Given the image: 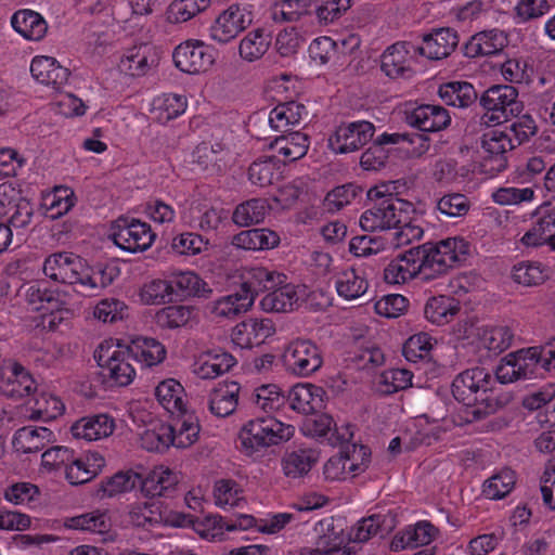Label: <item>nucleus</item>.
Listing matches in <instances>:
<instances>
[{
  "instance_id": "nucleus-3",
  "label": "nucleus",
  "mask_w": 555,
  "mask_h": 555,
  "mask_svg": "<svg viewBox=\"0 0 555 555\" xmlns=\"http://www.w3.org/2000/svg\"><path fill=\"white\" fill-rule=\"evenodd\" d=\"M131 352L128 346L115 345L113 340L99 345L94 359L101 367L103 383L109 387H125L133 382L135 370L130 362L133 360Z\"/></svg>"
},
{
  "instance_id": "nucleus-42",
  "label": "nucleus",
  "mask_w": 555,
  "mask_h": 555,
  "mask_svg": "<svg viewBox=\"0 0 555 555\" xmlns=\"http://www.w3.org/2000/svg\"><path fill=\"white\" fill-rule=\"evenodd\" d=\"M31 401V413L29 417L33 421H53L57 416L62 415L65 409L64 404L57 397L43 391H36L28 404H30Z\"/></svg>"
},
{
  "instance_id": "nucleus-23",
  "label": "nucleus",
  "mask_w": 555,
  "mask_h": 555,
  "mask_svg": "<svg viewBox=\"0 0 555 555\" xmlns=\"http://www.w3.org/2000/svg\"><path fill=\"white\" fill-rule=\"evenodd\" d=\"M63 526L67 529L108 535L104 540H114L111 534L112 519L107 512L95 509L73 517H66Z\"/></svg>"
},
{
  "instance_id": "nucleus-39",
  "label": "nucleus",
  "mask_w": 555,
  "mask_h": 555,
  "mask_svg": "<svg viewBox=\"0 0 555 555\" xmlns=\"http://www.w3.org/2000/svg\"><path fill=\"white\" fill-rule=\"evenodd\" d=\"M459 311V301L444 295L429 298L424 308L425 318L436 325L449 323Z\"/></svg>"
},
{
  "instance_id": "nucleus-44",
  "label": "nucleus",
  "mask_w": 555,
  "mask_h": 555,
  "mask_svg": "<svg viewBox=\"0 0 555 555\" xmlns=\"http://www.w3.org/2000/svg\"><path fill=\"white\" fill-rule=\"evenodd\" d=\"M270 206L264 198H251L236 206L232 220L240 227H249L264 220Z\"/></svg>"
},
{
  "instance_id": "nucleus-25",
  "label": "nucleus",
  "mask_w": 555,
  "mask_h": 555,
  "mask_svg": "<svg viewBox=\"0 0 555 555\" xmlns=\"http://www.w3.org/2000/svg\"><path fill=\"white\" fill-rule=\"evenodd\" d=\"M114 428L113 417L107 414H95L85 416L74 423L70 431L75 438L93 441L111 436Z\"/></svg>"
},
{
  "instance_id": "nucleus-49",
  "label": "nucleus",
  "mask_w": 555,
  "mask_h": 555,
  "mask_svg": "<svg viewBox=\"0 0 555 555\" xmlns=\"http://www.w3.org/2000/svg\"><path fill=\"white\" fill-rule=\"evenodd\" d=\"M363 192L362 186L356 183H346L330 191L324 201L323 207L328 212H336L351 204Z\"/></svg>"
},
{
  "instance_id": "nucleus-8",
  "label": "nucleus",
  "mask_w": 555,
  "mask_h": 555,
  "mask_svg": "<svg viewBox=\"0 0 555 555\" xmlns=\"http://www.w3.org/2000/svg\"><path fill=\"white\" fill-rule=\"evenodd\" d=\"M109 237L119 248L138 253L150 248L156 235L149 223L134 218L119 217L112 224Z\"/></svg>"
},
{
  "instance_id": "nucleus-27",
  "label": "nucleus",
  "mask_w": 555,
  "mask_h": 555,
  "mask_svg": "<svg viewBox=\"0 0 555 555\" xmlns=\"http://www.w3.org/2000/svg\"><path fill=\"white\" fill-rule=\"evenodd\" d=\"M231 244L245 250H267L280 244V235L268 228L248 229L235 234Z\"/></svg>"
},
{
  "instance_id": "nucleus-41",
  "label": "nucleus",
  "mask_w": 555,
  "mask_h": 555,
  "mask_svg": "<svg viewBox=\"0 0 555 555\" xmlns=\"http://www.w3.org/2000/svg\"><path fill=\"white\" fill-rule=\"evenodd\" d=\"M155 396L164 409L171 414L186 410L183 401L184 388L173 378L160 382L155 389Z\"/></svg>"
},
{
  "instance_id": "nucleus-9",
  "label": "nucleus",
  "mask_w": 555,
  "mask_h": 555,
  "mask_svg": "<svg viewBox=\"0 0 555 555\" xmlns=\"http://www.w3.org/2000/svg\"><path fill=\"white\" fill-rule=\"evenodd\" d=\"M175 66L186 74L208 70L215 63L214 48L201 40L190 39L177 46L172 52Z\"/></svg>"
},
{
  "instance_id": "nucleus-11",
  "label": "nucleus",
  "mask_w": 555,
  "mask_h": 555,
  "mask_svg": "<svg viewBox=\"0 0 555 555\" xmlns=\"http://www.w3.org/2000/svg\"><path fill=\"white\" fill-rule=\"evenodd\" d=\"M43 273L51 280L63 284H81L85 260L68 251H59L46 258Z\"/></svg>"
},
{
  "instance_id": "nucleus-57",
  "label": "nucleus",
  "mask_w": 555,
  "mask_h": 555,
  "mask_svg": "<svg viewBox=\"0 0 555 555\" xmlns=\"http://www.w3.org/2000/svg\"><path fill=\"white\" fill-rule=\"evenodd\" d=\"M511 134L515 147L528 142L538 132L535 120L528 114L517 115L516 119L505 128Z\"/></svg>"
},
{
  "instance_id": "nucleus-45",
  "label": "nucleus",
  "mask_w": 555,
  "mask_h": 555,
  "mask_svg": "<svg viewBox=\"0 0 555 555\" xmlns=\"http://www.w3.org/2000/svg\"><path fill=\"white\" fill-rule=\"evenodd\" d=\"M128 348L132 351L133 360L143 362L147 366L163 362L167 354L164 345L150 337L138 338Z\"/></svg>"
},
{
  "instance_id": "nucleus-36",
  "label": "nucleus",
  "mask_w": 555,
  "mask_h": 555,
  "mask_svg": "<svg viewBox=\"0 0 555 555\" xmlns=\"http://www.w3.org/2000/svg\"><path fill=\"white\" fill-rule=\"evenodd\" d=\"M438 94L446 105L465 108L477 101L474 86L467 81H450L439 87Z\"/></svg>"
},
{
  "instance_id": "nucleus-17",
  "label": "nucleus",
  "mask_w": 555,
  "mask_h": 555,
  "mask_svg": "<svg viewBox=\"0 0 555 555\" xmlns=\"http://www.w3.org/2000/svg\"><path fill=\"white\" fill-rule=\"evenodd\" d=\"M515 356L517 370L520 379L543 378L546 372L552 371V360L555 361V354L545 351L544 354L540 347H530L512 352Z\"/></svg>"
},
{
  "instance_id": "nucleus-14",
  "label": "nucleus",
  "mask_w": 555,
  "mask_h": 555,
  "mask_svg": "<svg viewBox=\"0 0 555 555\" xmlns=\"http://www.w3.org/2000/svg\"><path fill=\"white\" fill-rule=\"evenodd\" d=\"M405 122L422 132H438L450 126L451 116L441 105L422 104L405 111Z\"/></svg>"
},
{
  "instance_id": "nucleus-26",
  "label": "nucleus",
  "mask_w": 555,
  "mask_h": 555,
  "mask_svg": "<svg viewBox=\"0 0 555 555\" xmlns=\"http://www.w3.org/2000/svg\"><path fill=\"white\" fill-rule=\"evenodd\" d=\"M307 117L306 106L291 101L278 104L269 114V122L276 131L289 132L291 127L299 126Z\"/></svg>"
},
{
  "instance_id": "nucleus-4",
  "label": "nucleus",
  "mask_w": 555,
  "mask_h": 555,
  "mask_svg": "<svg viewBox=\"0 0 555 555\" xmlns=\"http://www.w3.org/2000/svg\"><path fill=\"white\" fill-rule=\"evenodd\" d=\"M295 433V427L284 424L272 416L257 417L248 421L238 433L241 447L248 453L261 448L276 446L288 441Z\"/></svg>"
},
{
  "instance_id": "nucleus-24",
  "label": "nucleus",
  "mask_w": 555,
  "mask_h": 555,
  "mask_svg": "<svg viewBox=\"0 0 555 555\" xmlns=\"http://www.w3.org/2000/svg\"><path fill=\"white\" fill-rule=\"evenodd\" d=\"M31 76L40 83L52 86L55 89L65 85L70 75L54 57L36 56L30 64Z\"/></svg>"
},
{
  "instance_id": "nucleus-40",
  "label": "nucleus",
  "mask_w": 555,
  "mask_h": 555,
  "mask_svg": "<svg viewBox=\"0 0 555 555\" xmlns=\"http://www.w3.org/2000/svg\"><path fill=\"white\" fill-rule=\"evenodd\" d=\"M171 283L175 297L196 296L208 298L212 292L199 275L191 271L173 274Z\"/></svg>"
},
{
  "instance_id": "nucleus-2",
  "label": "nucleus",
  "mask_w": 555,
  "mask_h": 555,
  "mask_svg": "<svg viewBox=\"0 0 555 555\" xmlns=\"http://www.w3.org/2000/svg\"><path fill=\"white\" fill-rule=\"evenodd\" d=\"M395 190V182H388L375 185L367 191V198L376 203L360 217V227L363 231L375 232L392 229V227L405 222L409 212H414V205L399 198L393 193Z\"/></svg>"
},
{
  "instance_id": "nucleus-31",
  "label": "nucleus",
  "mask_w": 555,
  "mask_h": 555,
  "mask_svg": "<svg viewBox=\"0 0 555 555\" xmlns=\"http://www.w3.org/2000/svg\"><path fill=\"white\" fill-rule=\"evenodd\" d=\"M272 34L270 30L258 27L248 31L240 41L238 55L243 61L254 63L259 61L270 49Z\"/></svg>"
},
{
  "instance_id": "nucleus-20",
  "label": "nucleus",
  "mask_w": 555,
  "mask_h": 555,
  "mask_svg": "<svg viewBox=\"0 0 555 555\" xmlns=\"http://www.w3.org/2000/svg\"><path fill=\"white\" fill-rule=\"evenodd\" d=\"M324 395L325 390L320 386L297 384L291 389L286 402L298 413L317 414L324 408Z\"/></svg>"
},
{
  "instance_id": "nucleus-13",
  "label": "nucleus",
  "mask_w": 555,
  "mask_h": 555,
  "mask_svg": "<svg viewBox=\"0 0 555 555\" xmlns=\"http://www.w3.org/2000/svg\"><path fill=\"white\" fill-rule=\"evenodd\" d=\"M160 55L157 48L151 43H140L124 51L118 68L130 77L145 76L159 63Z\"/></svg>"
},
{
  "instance_id": "nucleus-21",
  "label": "nucleus",
  "mask_w": 555,
  "mask_h": 555,
  "mask_svg": "<svg viewBox=\"0 0 555 555\" xmlns=\"http://www.w3.org/2000/svg\"><path fill=\"white\" fill-rule=\"evenodd\" d=\"M482 149L488 154L486 162L494 163L491 170L502 171L507 166L506 153L515 149L507 131L493 129L482 137Z\"/></svg>"
},
{
  "instance_id": "nucleus-52",
  "label": "nucleus",
  "mask_w": 555,
  "mask_h": 555,
  "mask_svg": "<svg viewBox=\"0 0 555 555\" xmlns=\"http://www.w3.org/2000/svg\"><path fill=\"white\" fill-rule=\"evenodd\" d=\"M210 0H173L167 9L169 23H184L209 7Z\"/></svg>"
},
{
  "instance_id": "nucleus-63",
  "label": "nucleus",
  "mask_w": 555,
  "mask_h": 555,
  "mask_svg": "<svg viewBox=\"0 0 555 555\" xmlns=\"http://www.w3.org/2000/svg\"><path fill=\"white\" fill-rule=\"evenodd\" d=\"M386 516L374 514L369 517L362 518L358 521L357 526L352 529V539L354 542L363 543L369 541L372 537L383 533L387 529L384 528Z\"/></svg>"
},
{
  "instance_id": "nucleus-38",
  "label": "nucleus",
  "mask_w": 555,
  "mask_h": 555,
  "mask_svg": "<svg viewBox=\"0 0 555 555\" xmlns=\"http://www.w3.org/2000/svg\"><path fill=\"white\" fill-rule=\"evenodd\" d=\"M318 460L319 453L313 449L288 452L282 459L283 472L288 478H300L311 470Z\"/></svg>"
},
{
  "instance_id": "nucleus-59",
  "label": "nucleus",
  "mask_w": 555,
  "mask_h": 555,
  "mask_svg": "<svg viewBox=\"0 0 555 555\" xmlns=\"http://www.w3.org/2000/svg\"><path fill=\"white\" fill-rule=\"evenodd\" d=\"M278 178L275 157L254 162L248 168L249 181L260 188L269 186Z\"/></svg>"
},
{
  "instance_id": "nucleus-43",
  "label": "nucleus",
  "mask_w": 555,
  "mask_h": 555,
  "mask_svg": "<svg viewBox=\"0 0 555 555\" xmlns=\"http://www.w3.org/2000/svg\"><path fill=\"white\" fill-rule=\"evenodd\" d=\"M119 275V269L111 264L89 267L85 262L80 286L85 291H99L109 286Z\"/></svg>"
},
{
  "instance_id": "nucleus-56",
  "label": "nucleus",
  "mask_w": 555,
  "mask_h": 555,
  "mask_svg": "<svg viewBox=\"0 0 555 555\" xmlns=\"http://www.w3.org/2000/svg\"><path fill=\"white\" fill-rule=\"evenodd\" d=\"M141 299L146 305H160L175 299L171 280L156 279L143 285Z\"/></svg>"
},
{
  "instance_id": "nucleus-61",
  "label": "nucleus",
  "mask_w": 555,
  "mask_h": 555,
  "mask_svg": "<svg viewBox=\"0 0 555 555\" xmlns=\"http://www.w3.org/2000/svg\"><path fill=\"white\" fill-rule=\"evenodd\" d=\"M387 241L379 235H357L349 243V251L357 257L378 254L386 248Z\"/></svg>"
},
{
  "instance_id": "nucleus-16",
  "label": "nucleus",
  "mask_w": 555,
  "mask_h": 555,
  "mask_svg": "<svg viewBox=\"0 0 555 555\" xmlns=\"http://www.w3.org/2000/svg\"><path fill=\"white\" fill-rule=\"evenodd\" d=\"M415 48L408 41H398L388 47L380 56L382 72L391 79L411 77L413 74L411 49Z\"/></svg>"
},
{
  "instance_id": "nucleus-5",
  "label": "nucleus",
  "mask_w": 555,
  "mask_h": 555,
  "mask_svg": "<svg viewBox=\"0 0 555 555\" xmlns=\"http://www.w3.org/2000/svg\"><path fill=\"white\" fill-rule=\"evenodd\" d=\"M463 240L447 238L438 243L427 242L420 245L421 256L424 261V281L434 280L446 274L449 269L461 261L465 254Z\"/></svg>"
},
{
  "instance_id": "nucleus-37",
  "label": "nucleus",
  "mask_w": 555,
  "mask_h": 555,
  "mask_svg": "<svg viewBox=\"0 0 555 555\" xmlns=\"http://www.w3.org/2000/svg\"><path fill=\"white\" fill-rule=\"evenodd\" d=\"M284 133L274 140L271 147L283 155L285 162H295L304 157L309 149V137L300 131Z\"/></svg>"
},
{
  "instance_id": "nucleus-62",
  "label": "nucleus",
  "mask_w": 555,
  "mask_h": 555,
  "mask_svg": "<svg viewBox=\"0 0 555 555\" xmlns=\"http://www.w3.org/2000/svg\"><path fill=\"white\" fill-rule=\"evenodd\" d=\"M472 207L469 198L462 193H449L437 203L438 210L450 218L464 217Z\"/></svg>"
},
{
  "instance_id": "nucleus-22",
  "label": "nucleus",
  "mask_w": 555,
  "mask_h": 555,
  "mask_svg": "<svg viewBox=\"0 0 555 555\" xmlns=\"http://www.w3.org/2000/svg\"><path fill=\"white\" fill-rule=\"evenodd\" d=\"M274 334L271 320L250 319L238 323L232 331V340L242 348L260 345Z\"/></svg>"
},
{
  "instance_id": "nucleus-6",
  "label": "nucleus",
  "mask_w": 555,
  "mask_h": 555,
  "mask_svg": "<svg viewBox=\"0 0 555 555\" xmlns=\"http://www.w3.org/2000/svg\"><path fill=\"white\" fill-rule=\"evenodd\" d=\"M480 105L487 111L485 122L501 124L509 117H516L524 109L518 100V91L508 85H494L488 88L480 98Z\"/></svg>"
},
{
  "instance_id": "nucleus-32",
  "label": "nucleus",
  "mask_w": 555,
  "mask_h": 555,
  "mask_svg": "<svg viewBox=\"0 0 555 555\" xmlns=\"http://www.w3.org/2000/svg\"><path fill=\"white\" fill-rule=\"evenodd\" d=\"M53 439V431L47 427L25 426L15 431L12 444L18 452L35 453L41 451Z\"/></svg>"
},
{
  "instance_id": "nucleus-47",
  "label": "nucleus",
  "mask_w": 555,
  "mask_h": 555,
  "mask_svg": "<svg viewBox=\"0 0 555 555\" xmlns=\"http://www.w3.org/2000/svg\"><path fill=\"white\" fill-rule=\"evenodd\" d=\"M367 281L353 268L340 272L336 276L335 287L340 297L347 300L359 298L367 289Z\"/></svg>"
},
{
  "instance_id": "nucleus-7",
  "label": "nucleus",
  "mask_w": 555,
  "mask_h": 555,
  "mask_svg": "<svg viewBox=\"0 0 555 555\" xmlns=\"http://www.w3.org/2000/svg\"><path fill=\"white\" fill-rule=\"evenodd\" d=\"M282 362L289 374L309 377L322 367L323 354L314 341L297 338L285 347Z\"/></svg>"
},
{
  "instance_id": "nucleus-10",
  "label": "nucleus",
  "mask_w": 555,
  "mask_h": 555,
  "mask_svg": "<svg viewBox=\"0 0 555 555\" xmlns=\"http://www.w3.org/2000/svg\"><path fill=\"white\" fill-rule=\"evenodd\" d=\"M375 133V127L366 120L341 122L328 138V147L339 154L354 152L369 143Z\"/></svg>"
},
{
  "instance_id": "nucleus-29",
  "label": "nucleus",
  "mask_w": 555,
  "mask_h": 555,
  "mask_svg": "<svg viewBox=\"0 0 555 555\" xmlns=\"http://www.w3.org/2000/svg\"><path fill=\"white\" fill-rule=\"evenodd\" d=\"M11 25L16 33L27 40L39 41L48 30L46 20L36 11L22 9L11 17Z\"/></svg>"
},
{
  "instance_id": "nucleus-60",
  "label": "nucleus",
  "mask_w": 555,
  "mask_h": 555,
  "mask_svg": "<svg viewBox=\"0 0 555 555\" xmlns=\"http://www.w3.org/2000/svg\"><path fill=\"white\" fill-rule=\"evenodd\" d=\"M208 241L193 232L181 233L172 238L171 249L178 255L194 256L207 249Z\"/></svg>"
},
{
  "instance_id": "nucleus-50",
  "label": "nucleus",
  "mask_w": 555,
  "mask_h": 555,
  "mask_svg": "<svg viewBox=\"0 0 555 555\" xmlns=\"http://www.w3.org/2000/svg\"><path fill=\"white\" fill-rule=\"evenodd\" d=\"M250 400L267 413L280 410L286 403V396L278 385L269 384L256 388Z\"/></svg>"
},
{
  "instance_id": "nucleus-28",
  "label": "nucleus",
  "mask_w": 555,
  "mask_h": 555,
  "mask_svg": "<svg viewBox=\"0 0 555 555\" xmlns=\"http://www.w3.org/2000/svg\"><path fill=\"white\" fill-rule=\"evenodd\" d=\"M0 391L10 398L34 396L37 385L29 372L20 363L10 365V375L0 384Z\"/></svg>"
},
{
  "instance_id": "nucleus-19",
  "label": "nucleus",
  "mask_w": 555,
  "mask_h": 555,
  "mask_svg": "<svg viewBox=\"0 0 555 555\" xmlns=\"http://www.w3.org/2000/svg\"><path fill=\"white\" fill-rule=\"evenodd\" d=\"M508 44L507 35L500 29L479 31L463 46V53L469 59L499 54Z\"/></svg>"
},
{
  "instance_id": "nucleus-12",
  "label": "nucleus",
  "mask_w": 555,
  "mask_h": 555,
  "mask_svg": "<svg viewBox=\"0 0 555 555\" xmlns=\"http://www.w3.org/2000/svg\"><path fill=\"white\" fill-rule=\"evenodd\" d=\"M251 12L238 4H232L216 18L210 27V38L219 43H228L250 26Z\"/></svg>"
},
{
  "instance_id": "nucleus-51",
  "label": "nucleus",
  "mask_w": 555,
  "mask_h": 555,
  "mask_svg": "<svg viewBox=\"0 0 555 555\" xmlns=\"http://www.w3.org/2000/svg\"><path fill=\"white\" fill-rule=\"evenodd\" d=\"M155 503H134L129 507V522L138 528L151 529L163 521V516Z\"/></svg>"
},
{
  "instance_id": "nucleus-53",
  "label": "nucleus",
  "mask_w": 555,
  "mask_h": 555,
  "mask_svg": "<svg viewBox=\"0 0 555 555\" xmlns=\"http://www.w3.org/2000/svg\"><path fill=\"white\" fill-rule=\"evenodd\" d=\"M515 482V473L505 468L485 481L482 493L487 499L500 500L513 490Z\"/></svg>"
},
{
  "instance_id": "nucleus-35",
  "label": "nucleus",
  "mask_w": 555,
  "mask_h": 555,
  "mask_svg": "<svg viewBox=\"0 0 555 555\" xmlns=\"http://www.w3.org/2000/svg\"><path fill=\"white\" fill-rule=\"evenodd\" d=\"M140 481V474L132 469L120 470L111 477H106L98 486L96 496L101 500L114 498L118 494L133 490Z\"/></svg>"
},
{
  "instance_id": "nucleus-64",
  "label": "nucleus",
  "mask_w": 555,
  "mask_h": 555,
  "mask_svg": "<svg viewBox=\"0 0 555 555\" xmlns=\"http://www.w3.org/2000/svg\"><path fill=\"white\" fill-rule=\"evenodd\" d=\"M514 334L507 326L488 328L482 334L483 346L494 353H501L511 347Z\"/></svg>"
},
{
  "instance_id": "nucleus-18",
  "label": "nucleus",
  "mask_w": 555,
  "mask_h": 555,
  "mask_svg": "<svg viewBox=\"0 0 555 555\" xmlns=\"http://www.w3.org/2000/svg\"><path fill=\"white\" fill-rule=\"evenodd\" d=\"M424 46L416 47L415 53L429 60L448 57L459 44L456 30L450 27L437 28L423 36Z\"/></svg>"
},
{
  "instance_id": "nucleus-34",
  "label": "nucleus",
  "mask_w": 555,
  "mask_h": 555,
  "mask_svg": "<svg viewBox=\"0 0 555 555\" xmlns=\"http://www.w3.org/2000/svg\"><path fill=\"white\" fill-rule=\"evenodd\" d=\"M437 529L428 521H420L414 527H408L402 532L397 533L390 544L392 551L398 552L406 547H417L429 544Z\"/></svg>"
},
{
  "instance_id": "nucleus-1",
  "label": "nucleus",
  "mask_w": 555,
  "mask_h": 555,
  "mask_svg": "<svg viewBox=\"0 0 555 555\" xmlns=\"http://www.w3.org/2000/svg\"><path fill=\"white\" fill-rule=\"evenodd\" d=\"M495 379L485 367L467 369L455 376L452 382L454 399L470 408L474 421L493 414L499 409V400L494 396Z\"/></svg>"
},
{
  "instance_id": "nucleus-48",
  "label": "nucleus",
  "mask_w": 555,
  "mask_h": 555,
  "mask_svg": "<svg viewBox=\"0 0 555 555\" xmlns=\"http://www.w3.org/2000/svg\"><path fill=\"white\" fill-rule=\"evenodd\" d=\"M141 446L147 451L164 452L175 442V429L170 424H157L141 434Z\"/></svg>"
},
{
  "instance_id": "nucleus-30",
  "label": "nucleus",
  "mask_w": 555,
  "mask_h": 555,
  "mask_svg": "<svg viewBox=\"0 0 555 555\" xmlns=\"http://www.w3.org/2000/svg\"><path fill=\"white\" fill-rule=\"evenodd\" d=\"M297 287L284 280V283L269 289L259 305L264 312H289L298 301Z\"/></svg>"
},
{
  "instance_id": "nucleus-33",
  "label": "nucleus",
  "mask_w": 555,
  "mask_h": 555,
  "mask_svg": "<svg viewBox=\"0 0 555 555\" xmlns=\"http://www.w3.org/2000/svg\"><path fill=\"white\" fill-rule=\"evenodd\" d=\"M240 389L236 382L219 384L209 395L210 412L218 417L231 415L236 410Z\"/></svg>"
},
{
  "instance_id": "nucleus-54",
  "label": "nucleus",
  "mask_w": 555,
  "mask_h": 555,
  "mask_svg": "<svg viewBox=\"0 0 555 555\" xmlns=\"http://www.w3.org/2000/svg\"><path fill=\"white\" fill-rule=\"evenodd\" d=\"M251 306L250 297L240 289L216 300L214 312L219 317L232 319L246 312Z\"/></svg>"
},
{
  "instance_id": "nucleus-15",
  "label": "nucleus",
  "mask_w": 555,
  "mask_h": 555,
  "mask_svg": "<svg viewBox=\"0 0 555 555\" xmlns=\"http://www.w3.org/2000/svg\"><path fill=\"white\" fill-rule=\"evenodd\" d=\"M240 278L241 291L250 297L251 305L260 293H268L287 280L284 273L264 267L244 268Z\"/></svg>"
},
{
  "instance_id": "nucleus-46",
  "label": "nucleus",
  "mask_w": 555,
  "mask_h": 555,
  "mask_svg": "<svg viewBox=\"0 0 555 555\" xmlns=\"http://www.w3.org/2000/svg\"><path fill=\"white\" fill-rule=\"evenodd\" d=\"M178 417L175 420L170 427L175 429V442L173 446L177 448H189L198 438L201 426L197 417L185 412L177 413Z\"/></svg>"
},
{
  "instance_id": "nucleus-55",
  "label": "nucleus",
  "mask_w": 555,
  "mask_h": 555,
  "mask_svg": "<svg viewBox=\"0 0 555 555\" xmlns=\"http://www.w3.org/2000/svg\"><path fill=\"white\" fill-rule=\"evenodd\" d=\"M413 374L405 369H391L383 372L378 382V391L382 395H392L404 390L412 385Z\"/></svg>"
},
{
  "instance_id": "nucleus-58",
  "label": "nucleus",
  "mask_w": 555,
  "mask_h": 555,
  "mask_svg": "<svg viewBox=\"0 0 555 555\" xmlns=\"http://www.w3.org/2000/svg\"><path fill=\"white\" fill-rule=\"evenodd\" d=\"M192 312L185 306H168L156 313V323L163 328H178L188 324Z\"/></svg>"
}]
</instances>
